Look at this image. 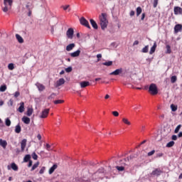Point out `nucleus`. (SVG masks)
Returning a JSON list of instances; mask_svg holds the SVG:
<instances>
[{"label":"nucleus","mask_w":182,"mask_h":182,"mask_svg":"<svg viewBox=\"0 0 182 182\" xmlns=\"http://www.w3.org/2000/svg\"><path fill=\"white\" fill-rule=\"evenodd\" d=\"M99 19L101 28L102 31H105V29L107 28V25L109 23V21H107V14H106V13H102L101 16L99 17Z\"/></svg>","instance_id":"obj_1"},{"label":"nucleus","mask_w":182,"mask_h":182,"mask_svg":"<svg viewBox=\"0 0 182 182\" xmlns=\"http://www.w3.org/2000/svg\"><path fill=\"white\" fill-rule=\"evenodd\" d=\"M149 92L153 96H155V95H157V93H159V90L157 88V85H156V84H154V83L151 84L149 87Z\"/></svg>","instance_id":"obj_2"},{"label":"nucleus","mask_w":182,"mask_h":182,"mask_svg":"<svg viewBox=\"0 0 182 182\" xmlns=\"http://www.w3.org/2000/svg\"><path fill=\"white\" fill-rule=\"evenodd\" d=\"M50 109L49 108H46L44 109L40 114L39 115V118L40 119H46V117H48V114H49V112H50Z\"/></svg>","instance_id":"obj_3"},{"label":"nucleus","mask_w":182,"mask_h":182,"mask_svg":"<svg viewBox=\"0 0 182 182\" xmlns=\"http://www.w3.org/2000/svg\"><path fill=\"white\" fill-rule=\"evenodd\" d=\"M163 173V171L161 170L159 168H155L151 173V176H153L154 177H159V176H161Z\"/></svg>","instance_id":"obj_4"},{"label":"nucleus","mask_w":182,"mask_h":182,"mask_svg":"<svg viewBox=\"0 0 182 182\" xmlns=\"http://www.w3.org/2000/svg\"><path fill=\"white\" fill-rule=\"evenodd\" d=\"M80 23L82 25V26H85V28H88L90 29V25H89V21L85 18V17H81L80 19Z\"/></svg>","instance_id":"obj_5"},{"label":"nucleus","mask_w":182,"mask_h":182,"mask_svg":"<svg viewBox=\"0 0 182 182\" xmlns=\"http://www.w3.org/2000/svg\"><path fill=\"white\" fill-rule=\"evenodd\" d=\"M74 33H75V31L73 30V28H68L66 32L67 38H68V39H73Z\"/></svg>","instance_id":"obj_6"},{"label":"nucleus","mask_w":182,"mask_h":182,"mask_svg":"<svg viewBox=\"0 0 182 182\" xmlns=\"http://www.w3.org/2000/svg\"><path fill=\"white\" fill-rule=\"evenodd\" d=\"M174 15H182V8L180 6H175L173 9Z\"/></svg>","instance_id":"obj_7"},{"label":"nucleus","mask_w":182,"mask_h":182,"mask_svg":"<svg viewBox=\"0 0 182 182\" xmlns=\"http://www.w3.org/2000/svg\"><path fill=\"white\" fill-rule=\"evenodd\" d=\"M62 85H65V79L64 78H60L58 80L56 81L55 87H59L60 86H62Z\"/></svg>","instance_id":"obj_8"},{"label":"nucleus","mask_w":182,"mask_h":182,"mask_svg":"<svg viewBox=\"0 0 182 182\" xmlns=\"http://www.w3.org/2000/svg\"><path fill=\"white\" fill-rule=\"evenodd\" d=\"M17 110L19 113H23L25 112V103L23 102H20V107Z\"/></svg>","instance_id":"obj_9"},{"label":"nucleus","mask_w":182,"mask_h":182,"mask_svg":"<svg viewBox=\"0 0 182 182\" xmlns=\"http://www.w3.org/2000/svg\"><path fill=\"white\" fill-rule=\"evenodd\" d=\"M36 86L38 88L39 92H43V90H45V89H46L45 85H43V84H41L39 82H37L36 84Z\"/></svg>","instance_id":"obj_10"},{"label":"nucleus","mask_w":182,"mask_h":182,"mask_svg":"<svg viewBox=\"0 0 182 182\" xmlns=\"http://www.w3.org/2000/svg\"><path fill=\"white\" fill-rule=\"evenodd\" d=\"M26 139H24L21 142V149L22 152L25 151V147H26Z\"/></svg>","instance_id":"obj_11"},{"label":"nucleus","mask_w":182,"mask_h":182,"mask_svg":"<svg viewBox=\"0 0 182 182\" xmlns=\"http://www.w3.org/2000/svg\"><path fill=\"white\" fill-rule=\"evenodd\" d=\"M182 30V25L181 24H176L174 27V32L175 33H178V32H181Z\"/></svg>","instance_id":"obj_12"},{"label":"nucleus","mask_w":182,"mask_h":182,"mask_svg":"<svg viewBox=\"0 0 182 182\" xmlns=\"http://www.w3.org/2000/svg\"><path fill=\"white\" fill-rule=\"evenodd\" d=\"M80 55V50H77L76 51L70 53V56H71V58H77Z\"/></svg>","instance_id":"obj_13"},{"label":"nucleus","mask_w":182,"mask_h":182,"mask_svg":"<svg viewBox=\"0 0 182 182\" xmlns=\"http://www.w3.org/2000/svg\"><path fill=\"white\" fill-rule=\"evenodd\" d=\"M157 48V43L154 42L153 46L151 48L149 54L153 55L156 52V48Z\"/></svg>","instance_id":"obj_14"},{"label":"nucleus","mask_w":182,"mask_h":182,"mask_svg":"<svg viewBox=\"0 0 182 182\" xmlns=\"http://www.w3.org/2000/svg\"><path fill=\"white\" fill-rule=\"evenodd\" d=\"M122 72H123V69L119 68V69H117L114 71H113L112 73H111L110 75H114V76H117V75H120V73H122Z\"/></svg>","instance_id":"obj_15"},{"label":"nucleus","mask_w":182,"mask_h":182,"mask_svg":"<svg viewBox=\"0 0 182 182\" xmlns=\"http://www.w3.org/2000/svg\"><path fill=\"white\" fill-rule=\"evenodd\" d=\"M75 46H76V45L75 44V43H70V44H69V45H68L67 46H66V50H67V52H70V50H73V48H75Z\"/></svg>","instance_id":"obj_16"},{"label":"nucleus","mask_w":182,"mask_h":182,"mask_svg":"<svg viewBox=\"0 0 182 182\" xmlns=\"http://www.w3.org/2000/svg\"><path fill=\"white\" fill-rule=\"evenodd\" d=\"M80 87L85 88V87H87V86L90 85V82H89V81H82L80 83Z\"/></svg>","instance_id":"obj_17"},{"label":"nucleus","mask_w":182,"mask_h":182,"mask_svg":"<svg viewBox=\"0 0 182 182\" xmlns=\"http://www.w3.org/2000/svg\"><path fill=\"white\" fill-rule=\"evenodd\" d=\"M90 23H91V25H92V28H94V29H98V26H97V23H96V21H95V20H93L92 18H91L90 20Z\"/></svg>","instance_id":"obj_18"},{"label":"nucleus","mask_w":182,"mask_h":182,"mask_svg":"<svg viewBox=\"0 0 182 182\" xmlns=\"http://www.w3.org/2000/svg\"><path fill=\"white\" fill-rule=\"evenodd\" d=\"M0 146L3 147V149H6V146H8V142L6 141L0 139Z\"/></svg>","instance_id":"obj_19"},{"label":"nucleus","mask_w":182,"mask_h":182,"mask_svg":"<svg viewBox=\"0 0 182 182\" xmlns=\"http://www.w3.org/2000/svg\"><path fill=\"white\" fill-rule=\"evenodd\" d=\"M22 122H23L25 124H29V123H31V118L24 116L22 117Z\"/></svg>","instance_id":"obj_20"},{"label":"nucleus","mask_w":182,"mask_h":182,"mask_svg":"<svg viewBox=\"0 0 182 182\" xmlns=\"http://www.w3.org/2000/svg\"><path fill=\"white\" fill-rule=\"evenodd\" d=\"M16 38L19 43H23V38L19 34H16Z\"/></svg>","instance_id":"obj_21"},{"label":"nucleus","mask_w":182,"mask_h":182,"mask_svg":"<svg viewBox=\"0 0 182 182\" xmlns=\"http://www.w3.org/2000/svg\"><path fill=\"white\" fill-rule=\"evenodd\" d=\"M58 168V165L54 164L50 169H49V174H52L55 169Z\"/></svg>","instance_id":"obj_22"},{"label":"nucleus","mask_w":182,"mask_h":182,"mask_svg":"<svg viewBox=\"0 0 182 182\" xmlns=\"http://www.w3.org/2000/svg\"><path fill=\"white\" fill-rule=\"evenodd\" d=\"M24 163H28V161H31V155L26 154L23 158Z\"/></svg>","instance_id":"obj_23"},{"label":"nucleus","mask_w":182,"mask_h":182,"mask_svg":"<svg viewBox=\"0 0 182 182\" xmlns=\"http://www.w3.org/2000/svg\"><path fill=\"white\" fill-rule=\"evenodd\" d=\"M32 113H33V108H31V107L28 108L27 113H26L27 116L28 117L32 116Z\"/></svg>","instance_id":"obj_24"},{"label":"nucleus","mask_w":182,"mask_h":182,"mask_svg":"<svg viewBox=\"0 0 182 182\" xmlns=\"http://www.w3.org/2000/svg\"><path fill=\"white\" fill-rule=\"evenodd\" d=\"M45 149L48 151H52L53 150V149L52 148V145L49 144H46Z\"/></svg>","instance_id":"obj_25"},{"label":"nucleus","mask_w":182,"mask_h":182,"mask_svg":"<svg viewBox=\"0 0 182 182\" xmlns=\"http://www.w3.org/2000/svg\"><path fill=\"white\" fill-rule=\"evenodd\" d=\"M21 130H22V128H21V125L18 124L16 126V128H15L16 133L19 134V133H21Z\"/></svg>","instance_id":"obj_26"},{"label":"nucleus","mask_w":182,"mask_h":182,"mask_svg":"<svg viewBox=\"0 0 182 182\" xmlns=\"http://www.w3.org/2000/svg\"><path fill=\"white\" fill-rule=\"evenodd\" d=\"M11 166L12 170H14V171H18V167L16 166V164L12 163Z\"/></svg>","instance_id":"obj_27"},{"label":"nucleus","mask_w":182,"mask_h":182,"mask_svg":"<svg viewBox=\"0 0 182 182\" xmlns=\"http://www.w3.org/2000/svg\"><path fill=\"white\" fill-rule=\"evenodd\" d=\"M136 16H140V14L142 12L141 7H140V6L137 7L136 9Z\"/></svg>","instance_id":"obj_28"},{"label":"nucleus","mask_w":182,"mask_h":182,"mask_svg":"<svg viewBox=\"0 0 182 182\" xmlns=\"http://www.w3.org/2000/svg\"><path fill=\"white\" fill-rule=\"evenodd\" d=\"M102 65L104 66H112V65H113V61H106L105 63H102Z\"/></svg>","instance_id":"obj_29"},{"label":"nucleus","mask_w":182,"mask_h":182,"mask_svg":"<svg viewBox=\"0 0 182 182\" xmlns=\"http://www.w3.org/2000/svg\"><path fill=\"white\" fill-rule=\"evenodd\" d=\"M177 82V76L173 75L171 77V83H176Z\"/></svg>","instance_id":"obj_30"},{"label":"nucleus","mask_w":182,"mask_h":182,"mask_svg":"<svg viewBox=\"0 0 182 182\" xmlns=\"http://www.w3.org/2000/svg\"><path fill=\"white\" fill-rule=\"evenodd\" d=\"M4 5H6V4H9L10 8L12 6V3L14 2L13 0H4Z\"/></svg>","instance_id":"obj_31"},{"label":"nucleus","mask_w":182,"mask_h":182,"mask_svg":"<svg viewBox=\"0 0 182 182\" xmlns=\"http://www.w3.org/2000/svg\"><path fill=\"white\" fill-rule=\"evenodd\" d=\"M141 52H142V53H147V52H149V46H144V47L141 49Z\"/></svg>","instance_id":"obj_32"},{"label":"nucleus","mask_w":182,"mask_h":182,"mask_svg":"<svg viewBox=\"0 0 182 182\" xmlns=\"http://www.w3.org/2000/svg\"><path fill=\"white\" fill-rule=\"evenodd\" d=\"M38 166H39V162L34 164L31 169V171H33V170H36V168H38Z\"/></svg>","instance_id":"obj_33"},{"label":"nucleus","mask_w":182,"mask_h":182,"mask_svg":"<svg viewBox=\"0 0 182 182\" xmlns=\"http://www.w3.org/2000/svg\"><path fill=\"white\" fill-rule=\"evenodd\" d=\"M64 102L65 101L63 100H57L53 102L54 105H60Z\"/></svg>","instance_id":"obj_34"},{"label":"nucleus","mask_w":182,"mask_h":182,"mask_svg":"<svg viewBox=\"0 0 182 182\" xmlns=\"http://www.w3.org/2000/svg\"><path fill=\"white\" fill-rule=\"evenodd\" d=\"M8 69L9 70H14L15 69V65H14V63H9L8 65Z\"/></svg>","instance_id":"obj_35"},{"label":"nucleus","mask_w":182,"mask_h":182,"mask_svg":"<svg viewBox=\"0 0 182 182\" xmlns=\"http://www.w3.org/2000/svg\"><path fill=\"white\" fill-rule=\"evenodd\" d=\"M122 122H123V123H124V124H127L128 126H130V124H131L130 121H129V119H127V118H123Z\"/></svg>","instance_id":"obj_36"},{"label":"nucleus","mask_w":182,"mask_h":182,"mask_svg":"<svg viewBox=\"0 0 182 182\" xmlns=\"http://www.w3.org/2000/svg\"><path fill=\"white\" fill-rule=\"evenodd\" d=\"M6 89V85H3L0 86V92H5Z\"/></svg>","instance_id":"obj_37"},{"label":"nucleus","mask_w":182,"mask_h":182,"mask_svg":"<svg viewBox=\"0 0 182 182\" xmlns=\"http://www.w3.org/2000/svg\"><path fill=\"white\" fill-rule=\"evenodd\" d=\"M166 53H171V47L169 45L166 46Z\"/></svg>","instance_id":"obj_38"},{"label":"nucleus","mask_w":182,"mask_h":182,"mask_svg":"<svg viewBox=\"0 0 182 182\" xmlns=\"http://www.w3.org/2000/svg\"><path fill=\"white\" fill-rule=\"evenodd\" d=\"M174 144L175 143L173 141H171L166 144V147H173V146H174Z\"/></svg>","instance_id":"obj_39"},{"label":"nucleus","mask_w":182,"mask_h":182,"mask_svg":"<svg viewBox=\"0 0 182 182\" xmlns=\"http://www.w3.org/2000/svg\"><path fill=\"white\" fill-rule=\"evenodd\" d=\"M31 157L32 159H33V160H38V155L36 154V152L32 153Z\"/></svg>","instance_id":"obj_40"},{"label":"nucleus","mask_w":182,"mask_h":182,"mask_svg":"<svg viewBox=\"0 0 182 182\" xmlns=\"http://www.w3.org/2000/svg\"><path fill=\"white\" fill-rule=\"evenodd\" d=\"M171 109L172 112H176L177 110V106L174 105V104L171 105Z\"/></svg>","instance_id":"obj_41"},{"label":"nucleus","mask_w":182,"mask_h":182,"mask_svg":"<svg viewBox=\"0 0 182 182\" xmlns=\"http://www.w3.org/2000/svg\"><path fill=\"white\" fill-rule=\"evenodd\" d=\"M181 129V124L178 125L175 129L174 133H178Z\"/></svg>","instance_id":"obj_42"},{"label":"nucleus","mask_w":182,"mask_h":182,"mask_svg":"<svg viewBox=\"0 0 182 182\" xmlns=\"http://www.w3.org/2000/svg\"><path fill=\"white\" fill-rule=\"evenodd\" d=\"M116 168H117V170H118V171H124V166H116Z\"/></svg>","instance_id":"obj_43"},{"label":"nucleus","mask_w":182,"mask_h":182,"mask_svg":"<svg viewBox=\"0 0 182 182\" xmlns=\"http://www.w3.org/2000/svg\"><path fill=\"white\" fill-rule=\"evenodd\" d=\"M6 126H7L8 127L11 126V119H9V118H6Z\"/></svg>","instance_id":"obj_44"},{"label":"nucleus","mask_w":182,"mask_h":182,"mask_svg":"<svg viewBox=\"0 0 182 182\" xmlns=\"http://www.w3.org/2000/svg\"><path fill=\"white\" fill-rule=\"evenodd\" d=\"M8 106H14V100L10 99L9 101L7 102Z\"/></svg>","instance_id":"obj_45"},{"label":"nucleus","mask_w":182,"mask_h":182,"mask_svg":"<svg viewBox=\"0 0 182 182\" xmlns=\"http://www.w3.org/2000/svg\"><path fill=\"white\" fill-rule=\"evenodd\" d=\"M45 170H46V168L45 166H43L39 171V174H43V173H45Z\"/></svg>","instance_id":"obj_46"},{"label":"nucleus","mask_w":182,"mask_h":182,"mask_svg":"<svg viewBox=\"0 0 182 182\" xmlns=\"http://www.w3.org/2000/svg\"><path fill=\"white\" fill-rule=\"evenodd\" d=\"M72 70H73L72 67H68V68H65V72L67 73H70V72H72Z\"/></svg>","instance_id":"obj_47"},{"label":"nucleus","mask_w":182,"mask_h":182,"mask_svg":"<svg viewBox=\"0 0 182 182\" xmlns=\"http://www.w3.org/2000/svg\"><path fill=\"white\" fill-rule=\"evenodd\" d=\"M27 9H28V16H31L32 15V11L29 9V5H26Z\"/></svg>","instance_id":"obj_48"},{"label":"nucleus","mask_w":182,"mask_h":182,"mask_svg":"<svg viewBox=\"0 0 182 182\" xmlns=\"http://www.w3.org/2000/svg\"><path fill=\"white\" fill-rule=\"evenodd\" d=\"M159 0H154V8H157Z\"/></svg>","instance_id":"obj_49"},{"label":"nucleus","mask_w":182,"mask_h":182,"mask_svg":"<svg viewBox=\"0 0 182 182\" xmlns=\"http://www.w3.org/2000/svg\"><path fill=\"white\" fill-rule=\"evenodd\" d=\"M20 95H21V93L19 92V91H16L14 93V97H19Z\"/></svg>","instance_id":"obj_50"},{"label":"nucleus","mask_w":182,"mask_h":182,"mask_svg":"<svg viewBox=\"0 0 182 182\" xmlns=\"http://www.w3.org/2000/svg\"><path fill=\"white\" fill-rule=\"evenodd\" d=\"M98 173H105V169L103 168H100L95 174H97Z\"/></svg>","instance_id":"obj_51"},{"label":"nucleus","mask_w":182,"mask_h":182,"mask_svg":"<svg viewBox=\"0 0 182 182\" xmlns=\"http://www.w3.org/2000/svg\"><path fill=\"white\" fill-rule=\"evenodd\" d=\"M154 153H156V151L155 150H152V151H149V153H148V156H153V154H154Z\"/></svg>","instance_id":"obj_52"},{"label":"nucleus","mask_w":182,"mask_h":182,"mask_svg":"<svg viewBox=\"0 0 182 182\" xmlns=\"http://www.w3.org/2000/svg\"><path fill=\"white\" fill-rule=\"evenodd\" d=\"M112 114H113V116H114L115 117H117V116H119V113L117 112V111H114V112H112Z\"/></svg>","instance_id":"obj_53"},{"label":"nucleus","mask_w":182,"mask_h":182,"mask_svg":"<svg viewBox=\"0 0 182 182\" xmlns=\"http://www.w3.org/2000/svg\"><path fill=\"white\" fill-rule=\"evenodd\" d=\"M70 6V5H66V6H63L62 8L63 9L64 11L68 10Z\"/></svg>","instance_id":"obj_54"},{"label":"nucleus","mask_w":182,"mask_h":182,"mask_svg":"<svg viewBox=\"0 0 182 182\" xmlns=\"http://www.w3.org/2000/svg\"><path fill=\"white\" fill-rule=\"evenodd\" d=\"M97 62L100 61V59L102 58V54H97Z\"/></svg>","instance_id":"obj_55"},{"label":"nucleus","mask_w":182,"mask_h":182,"mask_svg":"<svg viewBox=\"0 0 182 182\" xmlns=\"http://www.w3.org/2000/svg\"><path fill=\"white\" fill-rule=\"evenodd\" d=\"M144 18H146V13H143V14H141V21H144Z\"/></svg>","instance_id":"obj_56"},{"label":"nucleus","mask_w":182,"mask_h":182,"mask_svg":"<svg viewBox=\"0 0 182 182\" xmlns=\"http://www.w3.org/2000/svg\"><path fill=\"white\" fill-rule=\"evenodd\" d=\"M33 161L32 160L28 161V167H32Z\"/></svg>","instance_id":"obj_57"},{"label":"nucleus","mask_w":182,"mask_h":182,"mask_svg":"<svg viewBox=\"0 0 182 182\" xmlns=\"http://www.w3.org/2000/svg\"><path fill=\"white\" fill-rule=\"evenodd\" d=\"M54 96H56V94L55 93H52L50 95V96L48 97V99H52V98H53Z\"/></svg>","instance_id":"obj_58"},{"label":"nucleus","mask_w":182,"mask_h":182,"mask_svg":"<svg viewBox=\"0 0 182 182\" xmlns=\"http://www.w3.org/2000/svg\"><path fill=\"white\" fill-rule=\"evenodd\" d=\"M134 14H135L134 11H131L129 13V15L130 16H134Z\"/></svg>","instance_id":"obj_59"},{"label":"nucleus","mask_w":182,"mask_h":182,"mask_svg":"<svg viewBox=\"0 0 182 182\" xmlns=\"http://www.w3.org/2000/svg\"><path fill=\"white\" fill-rule=\"evenodd\" d=\"M171 139L172 140H177V135H173Z\"/></svg>","instance_id":"obj_60"},{"label":"nucleus","mask_w":182,"mask_h":182,"mask_svg":"<svg viewBox=\"0 0 182 182\" xmlns=\"http://www.w3.org/2000/svg\"><path fill=\"white\" fill-rule=\"evenodd\" d=\"M136 45H139V41H135L133 43V46H136Z\"/></svg>","instance_id":"obj_61"},{"label":"nucleus","mask_w":182,"mask_h":182,"mask_svg":"<svg viewBox=\"0 0 182 182\" xmlns=\"http://www.w3.org/2000/svg\"><path fill=\"white\" fill-rule=\"evenodd\" d=\"M3 11L4 12H6L8 11V6L6 5H5V7L3 9Z\"/></svg>","instance_id":"obj_62"},{"label":"nucleus","mask_w":182,"mask_h":182,"mask_svg":"<svg viewBox=\"0 0 182 182\" xmlns=\"http://www.w3.org/2000/svg\"><path fill=\"white\" fill-rule=\"evenodd\" d=\"M37 139H38L39 140H42V136H41V134H38L37 135Z\"/></svg>","instance_id":"obj_63"},{"label":"nucleus","mask_w":182,"mask_h":182,"mask_svg":"<svg viewBox=\"0 0 182 182\" xmlns=\"http://www.w3.org/2000/svg\"><path fill=\"white\" fill-rule=\"evenodd\" d=\"M156 157H163V153H159V154L156 155Z\"/></svg>","instance_id":"obj_64"}]
</instances>
